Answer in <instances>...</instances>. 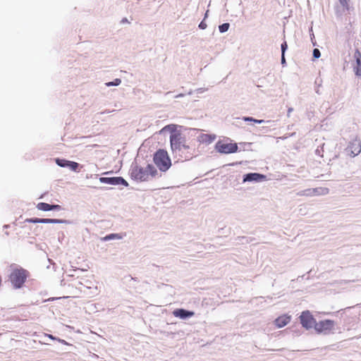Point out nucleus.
<instances>
[{"label": "nucleus", "instance_id": "obj_1", "mask_svg": "<svg viewBox=\"0 0 361 361\" xmlns=\"http://www.w3.org/2000/svg\"><path fill=\"white\" fill-rule=\"evenodd\" d=\"M171 147L173 152L179 159L190 160L195 154V149L192 145L187 143L185 138L180 133H172L170 136Z\"/></svg>", "mask_w": 361, "mask_h": 361}, {"label": "nucleus", "instance_id": "obj_2", "mask_svg": "<svg viewBox=\"0 0 361 361\" xmlns=\"http://www.w3.org/2000/svg\"><path fill=\"white\" fill-rule=\"evenodd\" d=\"M157 173V169L152 165L147 164L145 167L133 166L130 171V176L133 179L146 181L149 178L154 177Z\"/></svg>", "mask_w": 361, "mask_h": 361}, {"label": "nucleus", "instance_id": "obj_3", "mask_svg": "<svg viewBox=\"0 0 361 361\" xmlns=\"http://www.w3.org/2000/svg\"><path fill=\"white\" fill-rule=\"evenodd\" d=\"M30 276V273L27 270L22 267H16L13 269L9 275V280L16 289L20 288L23 286L27 279Z\"/></svg>", "mask_w": 361, "mask_h": 361}, {"label": "nucleus", "instance_id": "obj_4", "mask_svg": "<svg viewBox=\"0 0 361 361\" xmlns=\"http://www.w3.org/2000/svg\"><path fill=\"white\" fill-rule=\"evenodd\" d=\"M154 161L157 166L162 171H167L171 166V159L166 151L159 149L154 156Z\"/></svg>", "mask_w": 361, "mask_h": 361}, {"label": "nucleus", "instance_id": "obj_5", "mask_svg": "<svg viewBox=\"0 0 361 361\" xmlns=\"http://www.w3.org/2000/svg\"><path fill=\"white\" fill-rule=\"evenodd\" d=\"M216 149L222 154H231L238 151V145L235 142L219 140L216 144Z\"/></svg>", "mask_w": 361, "mask_h": 361}, {"label": "nucleus", "instance_id": "obj_6", "mask_svg": "<svg viewBox=\"0 0 361 361\" xmlns=\"http://www.w3.org/2000/svg\"><path fill=\"white\" fill-rule=\"evenodd\" d=\"M335 322L331 319H324L316 322L314 330L318 334H329L334 329Z\"/></svg>", "mask_w": 361, "mask_h": 361}, {"label": "nucleus", "instance_id": "obj_7", "mask_svg": "<svg viewBox=\"0 0 361 361\" xmlns=\"http://www.w3.org/2000/svg\"><path fill=\"white\" fill-rule=\"evenodd\" d=\"M300 320L302 326L306 329L314 328L316 319L309 310L303 311L300 316Z\"/></svg>", "mask_w": 361, "mask_h": 361}, {"label": "nucleus", "instance_id": "obj_8", "mask_svg": "<svg viewBox=\"0 0 361 361\" xmlns=\"http://www.w3.org/2000/svg\"><path fill=\"white\" fill-rule=\"evenodd\" d=\"M348 150L353 157L359 154L361 152V142L357 139L353 140L348 145Z\"/></svg>", "mask_w": 361, "mask_h": 361}, {"label": "nucleus", "instance_id": "obj_9", "mask_svg": "<svg viewBox=\"0 0 361 361\" xmlns=\"http://www.w3.org/2000/svg\"><path fill=\"white\" fill-rule=\"evenodd\" d=\"M266 179V176L257 173H247L244 176L243 182L262 181Z\"/></svg>", "mask_w": 361, "mask_h": 361}, {"label": "nucleus", "instance_id": "obj_10", "mask_svg": "<svg viewBox=\"0 0 361 361\" xmlns=\"http://www.w3.org/2000/svg\"><path fill=\"white\" fill-rule=\"evenodd\" d=\"M290 316L288 314H283L274 320V324L278 328H282L290 322Z\"/></svg>", "mask_w": 361, "mask_h": 361}, {"label": "nucleus", "instance_id": "obj_11", "mask_svg": "<svg viewBox=\"0 0 361 361\" xmlns=\"http://www.w3.org/2000/svg\"><path fill=\"white\" fill-rule=\"evenodd\" d=\"M329 193V189L326 188H318L308 189L306 191L302 192L301 195H326Z\"/></svg>", "mask_w": 361, "mask_h": 361}, {"label": "nucleus", "instance_id": "obj_12", "mask_svg": "<svg viewBox=\"0 0 361 361\" xmlns=\"http://www.w3.org/2000/svg\"><path fill=\"white\" fill-rule=\"evenodd\" d=\"M36 207L37 209L41 211H50V210H60L61 209V206L59 204H49L45 202H39L37 204Z\"/></svg>", "mask_w": 361, "mask_h": 361}, {"label": "nucleus", "instance_id": "obj_13", "mask_svg": "<svg viewBox=\"0 0 361 361\" xmlns=\"http://www.w3.org/2000/svg\"><path fill=\"white\" fill-rule=\"evenodd\" d=\"M25 222L29 223H42V224H56L59 223L60 221L55 219H39V218H31L26 219Z\"/></svg>", "mask_w": 361, "mask_h": 361}, {"label": "nucleus", "instance_id": "obj_14", "mask_svg": "<svg viewBox=\"0 0 361 361\" xmlns=\"http://www.w3.org/2000/svg\"><path fill=\"white\" fill-rule=\"evenodd\" d=\"M173 314L176 317H179L181 319H185L187 317H190L194 315L193 312L188 311L184 309H176L173 312Z\"/></svg>", "mask_w": 361, "mask_h": 361}, {"label": "nucleus", "instance_id": "obj_15", "mask_svg": "<svg viewBox=\"0 0 361 361\" xmlns=\"http://www.w3.org/2000/svg\"><path fill=\"white\" fill-rule=\"evenodd\" d=\"M101 183L111 184V185H117V177L112 178H106L102 177L99 178Z\"/></svg>", "mask_w": 361, "mask_h": 361}, {"label": "nucleus", "instance_id": "obj_16", "mask_svg": "<svg viewBox=\"0 0 361 361\" xmlns=\"http://www.w3.org/2000/svg\"><path fill=\"white\" fill-rule=\"evenodd\" d=\"M114 238L121 239L122 238V236L118 233H111L104 237L105 240H109Z\"/></svg>", "mask_w": 361, "mask_h": 361}, {"label": "nucleus", "instance_id": "obj_17", "mask_svg": "<svg viewBox=\"0 0 361 361\" xmlns=\"http://www.w3.org/2000/svg\"><path fill=\"white\" fill-rule=\"evenodd\" d=\"M69 161H68L66 159H57L56 161V164L61 167L68 166V164H68Z\"/></svg>", "mask_w": 361, "mask_h": 361}, {"label": "nucleus", "instance_id": "obj_18", "mask_svg": "<svg viewBox=\"0 0 361 361\" xmlns=\"http://www.w3.org/2000/svg\"><path fill=\"white\" fill-rule=\"evenodd\" d=\"M229 27V23H225L219 26V30L221 32H225L228 30Z\"/></svg>", "mask_w": 361, "mask_h": 361}, {"label": "nucleus", "instance_id": "obj_19", "mask_svg": "<svg viewBox=\"0 0 361 361\" xmlns=\"http://www.w3.org/2000/svg\"><path fill=\"white\" fill-rule=\"evenodd\" d=\"M121 83V80L119 78H116L113 82H106V85L107 87H110L112 85L117 86V85H119Z\"/></svg>", "mask_w": 361, "mask_h": 361}, {"label": "nucleus", "instance_id": "obj_20", "mask_svg": "<svg viewBox=\"0 0 361 361\" xmlns=\"http://www.w3.org/2000/svg\"><path fill=\"white\" fill-rule=\"evenodd\" d=\"M68 166L73 171H76L79 166V164L77 162L70 161L68 164Z\"/></svg>", "mask_w": 361, "mask_h": 361}, {"label": "nucleus", "instance_id": "obj_21", "mask_svg": "<svg viewBox=\"0 0 361 361\" xmlns=\"http://www.w3.org/2000/svg\"><path fill=\"white\" fill-rule=\"evenodd\" d=\"M340 4L347 10L349 9V1L350 0H338Z\"/></svg>", "mask_w": 361, "mask_h": 361}, {"label": "nucleus", "instance_id": "obj_22", "mask_svg": "<svg viewBox=\"0 0 361 361\" xmlns=\"http://www.w3.org/2000/svg\"><path fill=\"white\" fill-rule=\"evenodd\" d=\"M243 119H244V121H253L257 123H261L263 122L262 120H257L252 117H245Z\"/></svg>", "mask_w": 361, "mask_h": 361}, {"label": "nucleus", "instance_id": "obj_23", "mask_svg": "<svg viewBox=\"0 0 361 361\" xmlns=\"http://www.w3.org/2000/svg\"><path fill=\"white\" fill-rule=\"evenodd\" d=\"M123 184L125 185H128L127 182L121 177H117V185Z\"/></svg>", "mask_w": 361, "mask_h": 361}, {"label": "nucleus", "instance_id": "obj_24", "mask_svg": "<svg viewBox=\"0 0 361 361\" xmlns=\"http://www.w3.org/2000/svg\"><path fill=\"white\" fill-rule=\"evenodd\" d=\"M321 54L318 49H314L313 50V56L316 59L319 58Z\"/></svg>", "mask_w": 361, "mask_h": 361}, {"label": "nucleus", "instance_id": "obj_25", "mask_svg": "<svg viewBox=\"0 0 361 361\" xmlns=\"http://www.w3.org/2000/svg\"><path fill=\"white\" fill-rule=\"evenodd\" d=\"M287 47H288V45H287L286 42H284L283 43L281 44L282 54H285V51L287 49Z\"/></svg>", "mask_w": 361, "mask_h": 361}, {"label": "nucleus", "instance_id": "obj_26", "mask_svg": "<svg viewBox=\"0 0 361 361\" xmlns=\"http://www.w3.org/2000/svg\"><path fill=\"white\" fill-rule=\"evenodd\" d=\"M354 57L355 59H361V53L358 49L355 50Z\"/></svg>", "mask_w": 361, "mask_h": 361}, {"label": "nucleus", "instance_id": "obj_27", "mask_svg": "<svg viewBox=\"0 0 361 361\" xmlns=\"http://www.w3.org/2000/svg\"><path fill=\"white\" fill-rule=\"evenodd\" d=\"M355 73L357 75H361V67L360 66H357L355 68Z\"/></svg>", "mask_w": 361, "mask_h": 361}, {"label": "nucleus", "instance_id": "obj_28", "mask_svg": "<svg viewBox=\"0 0 361 361\" xmlns=\"http://www.w3.org/2000/svg\"><path fill=\"white\" fill-rule=\"evenodd\" d=\"M199 27H200V29L204 30V29H205V28L207 27V24H206L205 23H204V22H201V23H200V25H199Z\"/></svg>", "mask_w": 361, "mask_h": 361}, {"label": "nucleus", "instance_id": "obj_29", "mask_svg": "<svg viewBox=\"0 0 361 361\" xmlns=\"http://www.w3.org/2000/svg\"><path fill=\"white\" fill-rule=\"evenodd\" d=\"M281 63L283 65L286 63V59H285V56L284 54H282L281 56Z\"/></svg>", "mask_w": 361, "mask_h": 361}, {"label": "nucleus", "instance_id": "obj_30", "mask_svg": "<svg viewBox=\"0 0 361 361\" xmlns=\"http://www.w3.org/2000/svg\"><path fill=\"white\" fill-rule=\"evenodd\" d=\"M355 60H356V62H357V65L358 66L361 67V59H355Z\"/></svg>", "mask_w": 361, "mask_h": 361}, {"label": "nucleus", "instance_id": "obj_31", "mask_svg": "<svg viewBox=\"0 0 361 361\" xmlns=\"http://www.w3.org/2000/svg\"><path fill=\"white\" fill-rule=\"evenodd\" d=\"M122 22L126 23V22H128V20L126 18H124L122 20Z\"/></svg>", "mask_w": 361, "mask_h": 361}]
</instances>
